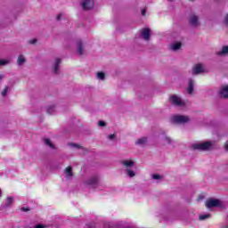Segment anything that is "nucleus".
Masks as SVG:
<instances>
[{
  "label": "nucleus",
  "instance_id": "1",
  "mask_svg": "<svg viewBox=\"0 0 228 228\" xmlns=\"http://www.w3.org/2000/svg\"><path fill=\"white\" fill-rule=\"evenodd\" d=\"M211 142H206L203 143L192 144V149L195 151H209L211 149Z\"/></svg>",
  "mask_w": 228,
  "mask_h": 228
},
{
  "label": "nucleus",
  "instance_id": "2",
  "mask_svg": "<svg viewBox=\"0 0 228 228\" xmlns=\"http://www.w3.org/2000/svg\"><path fill=\"white\" fill-rule=\"evenodd\" d=\"M172 122L174 124H186V122H190V118L188 116L176 115L172 118Z\"/></svg>",
  "mask_w": 228,
  "mask_h": 228
},
{
  "label": "nucleus",
  "instance_id": "3",
  "mask_svg": "<svg viewBox=\"0 0 228 228\" xmlns=\"http://www.w3.org/2000/svg\"><path fill=\"white\" fill-rule=\"evenodd\" d=\"M169 102L173 106H184V102L175 94L169 97Z\"/></svg>",
  "mask_w": 228,
  "mask_h": 228
},
{
  "label": "nucleus",
  "instance_id": "4",
  "mask_svg": "<svg viewBox=\"0 0 228 228\" xmlns=\"http://www.w3.org/2000/svg\"><path fill=\"white\" fill-rule=\"evenodd\" d=\"M81 4L83 10H92L95 5V2L94 0H83Z\"/></svg>",
  "mask_w": 228,
  "mask_h": 228
},
{
  "label": "nucleus",
  "instance_id": "5",
  "mask_svg": "<svg viewBox=\"0 0 228 228\" xmlns=\"http://www.w3.org/2000/svg\"><path fill=\"white\" fill-rule=\"evenodd\" d=\"M221 206L220 200L210 199L206 201L207 208H218Z\"/></svg>",
  "mask_w": 228,
  "mask_h": 228
},
{
  "label": "nucleus",
  "instance_id": "6",
  "mask_svg": "<svg viewBox=\"0 0 228 228\" xmlns=\"http://www.w3.org/2000/svg\"><path fill=\"white\" fill-rule=\"evenodd\" d=\"M87 186H92L95 188L99 184V177L98 176H92L89 180L86 182Z\"/></svg>",
  "mask_w": 228,
  "mask_h": 228
},
{
  "label": "nucleus",
  "instance_id": "7",
  "mask_svg": "<svg viewBox=\"0 0 228 228\" xmlns=\"http://www.w3.org/2000/svg\"><path fill=\"white\" fill-rule=\"evenodd\" d=\"M189 24H191V26H193V28H197V26H199L200 24L199 17L195 14H192L189 20Z\"/></svg>",
  "mask_w": 228,
  "mask_h": 228
},
{
  "label": "nucleus",
  "instance_id": "8",
  "mask_svg": "<svg viewBox=\"0 0 228 228\" xmlns=\"http://www.w3.org/2000/svg\"><path fill=\"white\" fill-rule=\"evenodd\" d=\"M142 37L144 40L149 41L151 40V29L143 28L142 30Z\"/></svg>",
  "mask_w": 228,
  "mask_h": 228
},
{
  "label": "nucleus",
  "instance_id": "9",
  "mask_svg": "<svg viewBox=\"0 0 228 228\" xmlns=\"http://www.w3.org/2000/svg\"><path fill=\"white\" fill-rule=\"evenodd\" d=\"M204 72V67H202V64H196L193 67V74H202Z\"/></svg>",
  "mask_w": 228,
  "mask_h": 228
},
{
  "label": "nucleus",
  "instance_id": "10",
  "mask_svg": "<svg viewBox=\"0 0 228 228\" xmlns=\"http://www.w3.org/2000/svg\"><path fill=\"white\" fill-rule=\"evenodd\" d=\"M219 94L223 99H227L228 98V86H224Z\"/></svg>",
  "mask_w": 228,
  "mask_h": 228
},
{
  "label": "nucleus",
  "instance_id": "11",
  "mask_svg": "<svg viewBox=\"0 0 228 228\" xmlns=\"http://www.w3.org/2000/svg\"><path fill=\"white\" fill-rule=\"evenodd\" d=\"M60 63H61V60L56 59L53 65V74H58V70H60Z\"/></svg>",
  "mask_w": 228,
  "mask_h": 228
},
{
  "label": "nucleus",
  "instance_id": "12",
  "mask_svg": "<svg viewBox=\"0 0 228 228\" xmlns=\"http://www.w3.org/2000/svg\"><path fill=\"white\" fill-rule=\"evenodd\" d=\"M64 174H66L67 177H73L74 173H72V167H67L64 170Z\"/></svg>",
  "mask_w": 228,
  "mask_h": 228
},
{
  "label": "nucleus",
  "instance_id": "13",
  "mask_svg": "<svg viewBox=\"0 0 228 228\" xmlns=\"http://www.w3.org/2000/svg\"><path fill=\"white\" fill-rule=\"evenodd\" d=\"M217 56H225L228 54V46H224L221 51L216 53Z\"/></svg>",
  "mask_w": 228,
  "mask_h": 228
},
{
  "label": "nucleus",
  "instance_id": "14",
  "mask_svg": "<svg viewBox=\"0 0 228 228\" xmlns=\"http://www.w3.org/2000/svg\"><path fill=\"white\" fill-rule=\"evenodd\" d=\"M83 53H84L83 42L78 41L77 42V54H79V56H83Z\"/></svg>",
  "mask_w": 228,
  "mask_h": 228
},
{
  "label": "nucleus",
  "instance_id": "15",
  "mask_svg": "<svg viewBox=\"0 0 228 228\" xmlns=\"http://www.w3.org/2000/svg\"><path fill=\"white\" fill-rule=\"evenodd\" d=\"M193 86H194L193 80L190 79L189 80V86H188V89H187V92H188L189 94H193Z\"/></svg>",
  "mask_w": 228,
  "mask_h": 228
},
{
  "label": "nucleus",
  "instance_id": "16",
  "mask_svg": "<svg viewBox=\"0 0 228 228\" xmlns=\"http://www.w3.org/2000/svg\"><path fill=\"white\" fill-rule=\"evenodd\" d=\"M182 45H183L181 44V42L175 43L174 45H172L171 49L173 51H179V49H181Z\"/></svg>",
  "mask_w": 228,
  "mask_h": 228
},
{
  "label": "nucleus",
  "instance_id": "17",
  "mask_svg": "<svg viewBox=\"0 0 228 228\" xmlns=\"http://www.w3.org/2000/svg\"><path fill=\"white\" fill-rule=\"evenodd\" d=\"M135 143L136 145H143V143H147V137L138 139Z\"/></svg>",
  "mask_w": 228,
  "mask_h": 228
},
{
  "label": "nucleus",
  "instance_id": "18",
  "mask_svg": "<svg viewBox=\"0 0 228 228\" xmlns=\"http://www.w3.org/2000/svg\"><path fill=\"white\" fill-rule=\"evenodd\" d=\"M45 145H48V147L50 149H56V147L54 146V144H53V142H51V140L50 139H45Z\"/></svg>",
  "mask_w": 228,
  "mask_h": 228
},
{
  "label": "nucleus",
  "instance_id": "19",
  "mask_svg": "<svg viewBox=\"0 0 228 228\" xmlns=\"http://www.w3.org/2000/svg\"><path fill=\"white\" fill-rule=\"evenodd\" d=\"M23 63H26V58H24V55H20L18 57V65H22Z\"/></svg>",
  "mask_w": 228,
  "mask_h": 228
},
{
  "label": "nucleus",
  "instance_id": "20",
  "mask_svg": "<svg viewBox=\"0 0 228 228\" xmlns=\"http://www.w3.org/2000/svg\"><path fill=\"white\" fill-rule=\"evenodd\" d=\"M12 204H13V198L8 197L7 200H6L7 208H10V206H12Z\"/></svg>",
  "mask_w": 228,
  "mask_h": 228
},
{
  "label": "nucleus",
  "instance_id": "21",
  "mask_svg": "<svg viewBox=\"0 0 228 228\" xmlns=\"http://www.w3.org/2000/svg\"><path fill=\"white\" fill-rule=\"evenodd\" d=\"M123 165H125V167H133V165H134V162L132 160H126L123 162Z\"/></svg>",
  "mask_w": 228,
  "mask_h": 228
},
{
  "label": "nucleus",
  "instance_id": "22",
  "mask_svg": "<svg viewBox=\"0 0 228 228\" xmlns=\"http://www.w3.org/2000/svg\"><path fill=\"white\" fill-rule=\"evenodd\" d=\"M46 111L48 115H53L54 113V105L48 107Z\"/></svg>",
  "mask_w": 228,
  "mask_h": 228
},
{
  "label": "nucleus",
  "instance_id": "23",
  "mask_svg": "<svg viewBox=\"0 0 228 228\" xmlns=\"http://www.w3.org/2000/svg\"><path fill=\"white\" fill-rule=\"evenodd\" d=\"M97 77L98 79H104V77H106V75L104 74V72H98L97 73Z\"/></svg>",
  "mask_w": 228,
  "mask_h": 228
},
{
  "label": "nucleus",
  "instance_id": "24",
  "mask_svg": "<svg viewBox=\"0 0 228 228\" xmlns=\"http://www.w3.org/2000/svg\"><path fill=\"white\" fill-rule=\"evenodd\" d=\"M210 216H211V215H209V214L201 215V216H200V220H208V218H209Z\"/></svg>",
  "mask_w": 228,
  "mask_h": 228
},
{
  "label": "nucleus",
  "instance_id": "25",
  "mask_svg": "<svg viewBox=\"0 0 228 228\" xmlns=\"http://www.w3.org/2000/svg\"><path fill=\"white\" fill-rule=\"evenodd\" d=\"M8 90H9V87L5 86L4 89L2 92L3 97H4L6 95V94H8Z\"/></svg>",
  "mask_w": 228,
  "mask_h": 228
},
{
  "label": "nucleus",
  "instance_id": "26",
  "mask_svg": "<svg viewBox=\"0 0 228 228\" xmlns=\"http://www.w3.org/2000/svg\"><path fill=\"white\" fill-rule=\"evenodd\" d=\"M127 175H129V177H134L135 174L134 173L133 170L128 169L127 170Z\"/></svg>",
  "mask_w": 228,
  "mask_h": 228
},
{
  "label": "nucleus",
  "instance_id": "27",
  "mask_svg": "<svg viewBox=\"0 0 228 228\" xmlns=\"http://www.w3.org/2000/svg\"><path fill=\"white\" fill-rule=\"evenodd\" d=\"M9 62V61L0 60V67H2L3 65H7V63Z\"/></svg>",
  "mask_w": 228,
  "mask_h": 228
},
{
  "label": "nucleus",
  "instance_id": "28",
  "mask_svg": "<svg viewBox=\"0 0 228 228\" xmlns=\"http://www.w3.org/2000/svg\"><path fill=\"white\" fill-rule=\"evenodd\" d=\"M152 179H155V180L161 179V175L158 174H154L152 175Z\"/></svg>",
  "mask_w": 228,
  "mask_h": 228
},
{
  "label": "nucleus",
  "instance_id": "29",
  "mask_svg": "<svg viewBox=\"0 0 228 228\" xmlns=\"http://www.w3.org/2000/svg\"><path fill=\"white\" fill-rule=\"evenodd\" d=\"M98 126H100L101 127H104L106 126V122L102 121V120H100L98 122Z\"/></svg>",
  "mask_w": 228,
  "mask_h": 228
},
{
  "label": "nucleus",
  "instance_id": "30",
  "mask_svg": "<svg viewBox=\"0 0 228 228\" xmlns=\"http://www.w3.org/2000/svg\"><path fill=\"white\" fill-rule=\"evenodd\" d=\"M165 140H166L167 143H172V139H170V137L166 136Z\"/></svg>",
  "mask_w": 228,
  "mask_h": 228
},
{
  "label": "nucleus",
  "instance_id": "31",
  "mask_svg": "<svg viewBox=\"0 0 228 228\" xmlns=\"http://www.w3.org/2000/svg\"><path fill=\"white\" fill-rule=\"evenodd\" d=\"M28 44H31V45L37 44V39H32V40L28 41Z\"/></svg>",
  "mask_w": 228,
  "mask_h": 228
},
{
  "label": "nucleus",
  "instance_id": "32",
  "mask_svg": "<svg viewBox=\"0 0 228 228\" xmlns=\"http://www.w3.org/2000/svg\"><path fill=\"white\" fill-rule=\"evenodd\" d=\"M71 145H72L73 147H76L77 149H81V146H79L78 144L71 143Z\"/></svg>",
  "mask_w": 228,
  "mask_h": 228
},
{
  "label": "nucleus",
  "instance_id": "33",
  "mask_svg": "<svg viewBox=\"0 0 228 228\" xmlns=\"http://www.w3.org/2000/svg\"><path fill=\"white\" fill-rule=\"evenodd\" d=\"M20 211H29V208H21Z\"/></svg>",
  "mask_w": 228,
  "mask_h": 228
},
{
  "label": "nucleus",
  "instance_id": "34",
  "mask_svg": "<svg viewBox=\"0 0 228 228\" xmlns=\"http://www.w3.org/2000/svg\"><path fill=\"white\" fill-rule=\"evenodd\" d=\"M113 138H115V134H112L109 135V139L110 140H113Z\"/></svg>",
  "mask_w": 228,
  "mask_h": 228
},
{
  "label": "nucleus",
  "instance_id": "35",
  "mask_svg": "<svg viewBox=\"0 0 228 228\" xmlns=\"http://www.w3.org/2000/svg\"><path fill=\"white\" fill-rule=\"evenodd\" d=\"M145 13H147V11H146L145 9H142V16H145Z\"/></svg>",
  "mask_w": 228,
  "mask_h": 228
},
{
  "label": "nucleus",
  "instance_id": "36",
  "mask_svg": "<svg viewBox=\"0 0 228 228\" xmlns=\"http://www.w3.org/2000/svg\"><path fill=\"white\" fill-rule=\"evenodd\" d=\"M224 149H225L226 151H228V142H225V143H224Z\"/></svg>",
  "mask_w": 228,
  "mask_h": 228
},
{
  "label": "nucleus",
  "instance_id": "37",
  "mask_svg": "<svg viewBox=\"0 0 228 228\" xmlns=\"http://www.w3.org/2000/svg\"><path fill=\"white\" fill-rule=\"evenodd\" d=\"M61 19V14L57 15V20H60Z\"/></svg>",
  "mask_w": 228,
  "mask_h": 228
},
{
  "label": "nucleus",
  "instance_id": "38",
  "mask_svg": "<svg viewBox=\"0 0 228 228\" xmlns=\"http://www.w3.org/2000/svg\"><path fill=\"white\" fill-rule=\"evenodd\" d=\"M3 79V76L0 75V80Z\"/></svg>",
  "mask_w": 228,
  "mask_h": 228
},
{
  "label": "nucleus",
  "instance_id": "39",
  "mask_svg": "<svg viewBox=\"0 0 228 228\" xmlns=\"http://www.w3.org/2000/svg\"><path fill=\"white\" fill-rule=\"evenodd\" d=\"M1 193H2V191H1V189H0V197H1Z\"/></svg>",
  "mask_w": 228,
  "mask_h": 228
},
{
  "label": "nucleus",
  "instance_id": "40",
  "mask_svg": "<svg viewBox=\"0 0 228 228\" xmlns=\"http://www.w3.org/2000/svg\"><path fill=\"white\" fill-rule=\"evenodd\" d=\"M191 1H195V0H191Z\"/></svg>",
  "mask_w": 228,
  "mask_h": 228
}]
</instances>
